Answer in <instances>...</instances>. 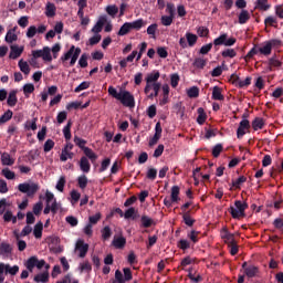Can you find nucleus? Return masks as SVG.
Instances as JSON below:
<instances>
[{
	"mask_svg": "<svg viewBox=\"0 0 283 283\" xmlns=\"http://www.w3.org/2000/svg\"><path fill=\"white\" fill-rule=\"evenodd\" d=\"M127 239H125V237H118L113 240V247H115V249H125Z\"/></svg>",
	"mask_w": 283,
	"mask_h": 283,
	"instance_id": "21",
	"label": "nucleus"
},
{
	"mask_svg": "<svg viewBox=\"0 0 283 283\" xmlns=\"http://www.w3.org/2000/svg\"><path fill=\"white\" fill-rule=\"evenodd\" d=\"M6 273H10V275H17L19 273V265H6Z\"/></svg>",
	"mask_w": 283,
	"mask_h": 283,
	"instance_id": "61",
	"label": "nucleus"
},
{
	"mask_svg": "<svg viewBox=\"0 0 283 283\" xmlns=\"http://www.w3.org/2000/svg\"><path fill=\"white\" fill-rule=\"evenodd\" d=\"M33 235H34V238H36L38 240L43 237V223H42V222H38V223L34 226Z\"/></svg>",
	"mask_w": 283,
	"mask_h": 283,
	"instance_id": "29",
	"label": "nucleus"
},
{
	"mask_svg": "<svg viewBox=\"0 0 283 283\" xmlns=\"http://www.w3.org/2000/svg\"><path fill=\"white\" fill-rule=\"evenodd\" d=\"M80 169L84 174H90V170L92 169V165L90 164V159H87V157H85V156L81 157Z\"/></svg>",
	"mask_w": 283,
	"mask_h": 283,
	"instance_id": "13",
	"label": "nucleus"
},
{
	"mask_svg": "<svg viewBox=\"0 0 283 283\" xmlns=\"http://www.w3.org/2000/svg\"><path fill=\"white\" fill-rule=\"evenodd\" d=\"M77 184H78L80 189H85L87 187V176L81 175L77 178Z\"/></svg>",
	"mask_w": 283,
	"mask_h": 283,
	"instance_id": "54",
	"label": "nucleus"
},
{
	"mask_svg": "<svg viewBox=\"0 0 283 283\" xmlns=\"http://www.w3.org/2000/svg\"><path fill=\"white\" fill-rule=\"evenodd\" d=\"M186 41H187L189 48H193V45H196V43H198V35H196L191 32H187Z\"/></svg>",
	"mask_w": 283,
	"mask_h": 283,
	"instance_id": "25",
	"label": "nucleus"
},
{
	"mask_svg": "<svg viewBox=\"0 0 283 283\" xmlns=\"http://www.w3.org/2000/svg\"><path fill=\"white\" fill-rule=\"evenodd\" d=\"M174 19H176V18L172 15H163L160 19L161 25L169 28V25H171V23H174Z\"/></svg>",
	"mask_w": 283,
	"mask_h": 283,
	"instance_id": "44",
	"label": "nucleus"
},
{
	"mask_svg": "<svg viewBox=\"0 0 283 283\" xmlns=\"http://www.w3.org/2000/svg\"><path fill=\"white\" fill-rule=\"evenodd\" d=\"M200 231H196V230H191L188 234L187 238H189V240H191V242L193 244H198V242H200Z\"/></svg>",
	"mask_w": 283,
	"mask_h": 283,
	"instance_id": "30",
	"label": "nucleus"
},
{
	"mask_svg": "<svg viewBox=\"0 0 283 283\" xmlns=\"http://www.w3.org/2000/svg\"><path fill=\"white\" fill-rule=\"evenodd\" d=\"M251 19V14L247 10H242L239 14L240 25H244Z\"/></svg>",
	"mask_w": 283,
	"mask_h": 283,
	"instance_id": "31",
	"label": "nucleus"
},
{
	"mask_svg": "<svg viewBox=\"0 0 283 283\" xmlns=\"http://www.w3.org/2000/svg\"><path fill=\"white\" fill-rule=\"evenodd\" d=\"M140 222H142L143 229H149V227L156 226V221H154V219L147 216H142Z\"/></svg>",
	"mask_w": 283,
	"mask_h": 283,
	"instance_id": "18",
	"label": "nucleus"
},
{
	"mask_svg": "<svg viewBox=\"0 0 283 283\" xmlns=\"http://www.w3.org/2000/svg\"><path fill=\"white\" fill-rule=\"evenodd\" d=\"M19 67H20V71L28 75L30 74V65L28 64V62L23 61V60H20L19 63H18Z\"/></svg>",
	"mask_w": 283,
	"mask_h": 283,
	"instance_id": "39",
	"label": "nucleus"
},
{
	"mask_svg": "<svg viewBox=\"0 0 283 283\" xmlns=\"http://www.w3.org/2000/svg\"><path fill=\"white\" fill-rule=\"evenodd\" d=\"M242 269L247 277H256V275L260 273V268L255 266L254 264H249L248 262L242 263Z\"/></svg>",
	"mask_w": 283,
	"mask_h": 283,
	"instance_id": "8",
	"label": "nucleus"
},
{
	"mask_svg": "<svg viewBox=\"0 0 283 283\" xmlns=\"http://www.w3.org/2000/svg\"><path fill=\"white\" fill-rule=\"evenodd\" d=\"M192 65L197 70H205V67L207 66V60H205L202 57H197V59H195Z\"/></svg>",
	"mask_w": 283,
	"mask_h": 283,
	"instance_id": "32",
	"label": "nucleus"
},
{
	"mask_svg": "<svg viewBox=\"0 0 283 283\" xmlns=\"http://www.w3.org/2000/svg\"><path fill=\"white\" fill-rule=\"evenodd\" d=\"M2 176H4L7 180H14V178H17L14 171L10 170L9 168L2 169Z\"/></svg>",
	"mask_w": 283,
	"mask_h": 283,
	"instance_id": "47",
	"label": "nucleus"
},
{
	"mask_svg": "<svg viewBox=\"0 0 283 283\" xmlns=\"http://www.w3.org/2000/svg\"><path fill=\"white\" fill-rule=\"evenodd\" d=\"M63 135L65 140H72V119L63 128Z\"/></svg>",
	"mask_w": 283,
	"mask_h": 283,
	"instance_id": "23",
	"label": "nucleus"
},
{
	"mask_svg": "<svg viewBox=\"0 0 283 283\" xmlns=\"http://www.w3.org/2000/svg\"><path fill=\"white\" fill-rule=\"evenodd\" d=\"M108 94L116 101H119L124 107H136V99L129 91L120 90L119 93L114 86L108 87Z\"/></svg>",
	"mask_w": 283,
	"mask_h": 283,
	"instance_id": "1",
	"label": "nucleus"
},
{
	"mask_svg": "<svg viewBox=\"0 0 283 283\" xmlns=\"http://www.w3.org/2000/svg\"><path fill=\"white\" fill-rule=\"evenodd\" d=\"M178 249H181V251H187V249H191V243L187 239H181L177 243Z\"/></svg>",
	"mask_w": 283,
	"mask_h": 283,
	"instance_id": "42",
	"label": "nucleus"
},
{
	"mask_svg": "<svg viewBox=\"0 0 283 283\" xmlns=\"http://www.w3.org/2000/svg\"><path fill=\"white\" fill-rule=\"evenodd\" d=\"M34 282H42V283H48L50 280V274L48 272L40 273L34 276Z\"/></svg>",
	"mask_w": 283,
	"mask_h": 283,
	"instance_id": "37",
	"label": "nucleus"
},
{
	"mask_svg": "<svg viewBox=\"0 0 283 283\" xmlns=\"http://www.w3.org/2000/svg\"><path fill=\"white\" fill-rule=\"evenodd\" d=\"M87 59H88L87 53H83L81 55V57L78 60L80 67H83V69L87 67Z\"/></svg>",
	"mask_w": 283,
	"mask_h": 283,
	"instance_id": "63",
	"label": "nucleus"
},
{
	"mask_svg": "<svg viewBox=\"0 0 283 283\" xmlns=\"http://www.w3.org/2000/svg\"><path fill=\"white\" fill-rule=\"evenodd\" d=\"M255 54H260V46L254 45L245 55V59H253Z\"/></svg>",
	"mask_w": 283,
	"mask_h": 283,
	"instance_id": "59",
	"label": "nucleus"
},
{
	"mask_svg": "<svg viewBox=\"0 0 283 283\" xmlns=\"http://www.w3.org/2000/svg\"><path fill=\"white\" fill-rule=\"evenodd\" d=\"M158 78H160V72L159 71H153L151 73H149L145 81H146V86L144 88L145 94H149V92H151V85L154 83H159Z\"/></svg>",
	"mask_w": 283,
	"mask_h": 283,
	"instance_id": "6",
	"label": "nucleus"
},
{
	"mask_svg": "<svg viewBox=\"0 0 283 283\" xmlns=\"http://www.w3.org/2000/svg\"><path fill=\"white\" fill-rule=\"evenodd\" d=\"M109 238H112V228H109V226H106L102 230V239L109 240Z\"/></svg>",
	"mask_w": 283,
	"mask_h": 283,
	"instance_id": "55",
	"label": "nucleus"
},
{
	"mask_svg": "<svg viewBox=\"0 0 283 283\" xmlns=\"http://www.w3.org/2000/svg\"><path fill=\"white\" fill-rule=\"evenodd\" d=\"M107 23V18L101 17L96 24L92 28L91 32L94 34H98L99 32H103V27Z\"/></svg>",
	"mask_w": 283,
	"mask_h": 283,
	"instance_id": "12",
	"label": "nucleus"
},
{
	"mask_svg": "<svg viewBox=\"0 0 283 283\" xmlns=\"http://www.w3.org/2000/svg\"><path fill=\"white\" fill-rule=\"evenodd\" d=\"M271 52H272V49L269 41H266L263 46H259V53L263 54V56H269Z\"/></svg>",
	"mask_w": 283,
	"mask_h": 283,
	"instance_id": "33",
	"label": "nucleus"
},
{
	"mask_svg": "<svg viewBox=\"0 0 283 283\" xmlns=\"http://www.w3.org/2000/svg\"><path fill=\"white\" fill-rule=\"evenodd\" d=\"M17 103H19V99L17 98V91H11L7 99V104L9 107H14Z\"/></svg>",
	"mask_w": 283,
	"mask_h": 283,
	"instance_id": "27",
	"label": "nucleus"
},
{
	"mask_svg": "<svg viewBox=\"0 0 283 283\" xmlns=\"http://www.w3.org/2000/svg\"><path fill=\"white\" fill-rule=\"evenodd\" d=\"M264 25H270L271 28H275V25H277V19H275L273 15H269L264 20Z\"/></svg>",
	"mask_w": 283,
	"mask_h": 283,
	"instance_id": "57",
	"label": "nucleus"
},
{
	"mask_svg": "<svg viewBox=\"0 0 283 283\" xmlns=\"http://www.w3.org/2000/svg\"><path fill=\"white\" fill-rule=\"evenodd\" d=\"M90 82H82L77 87H75V94H78V92H83V90H90Z\"/></svg>",
	"mask_w": 283,
	"mask_h": 283,
	"instance_id": "62",
	"label": "nucleus"
},
{
	"mask_svg": "<svg viewBox=\"0 0 283 283\" xmlns=\"http://www.w3.org/2000/svg\"><path fill=\"white\" fill-rule=\"evenodd\" d=\"M252 128L254 129V132H258L259 129H264V118L262 117H255L252 120Z\"/></svg>",
	"mask_w": 283,
	"mask_h": 283,
	"instance_id": "20",
	"label": "nucleus"
},
{
	"mask_svg": "<svg viewBox=\"0 0 283 283\" xmlns=\"http://www.w3.org/2000/svg\"><path fill=\"white\" fill-rule=\"evenodd\" d=\"M52 50L50 49V46H44L43 50H42V59L43 61H46V62H52Z\"/></svg>",
	"mask_w": 283,
	"mask_h": 283,
	"instance_id": "34",
	"label": "nucleus"
},
{
	"mask_svg": "<svg viewBox=\"0 0 283 283\" xmlns=\"http://www.w3.org/2000/svg\"><path fill=\"white\" fill-rule=\"evenodd\" d=\"M45 17H49V19L56 17V6L54 3H52V2L46 3Z\"/></svg>",
	"mask_w": 283,
	"mask_h": 283,
	"instance_id": "16",
	"label": "nucleus"
},
{
	"mask_svg": "<svg viewBox=\"0 0 283 283\" xmlns=\"http://www.w3.org/2000/svg\"><path fill=\"white\" fill-rule=\"evenodd\" d=\"M237 41L238 40L235 38H229V34L222 33L220 36L213 40V45H224L226 48H231L235 45Z\"/></svg>",
	"mask_w": 283,
	"mask_h": 283,
	"instance_id": "5",
	"label": "nucleus"
},
{
	"mask_svg": "<svg viewBox=\"0 0 283 283\" xmlns=\"http://www.w3.org/2000/svg\"><path fill=\"white\" fill-rule=\"evenodd\" d=\"M221 56L223 59H235L238 56V52L234 49H224L221 52Z\"/></svg>",
	"mask_w": 283,
	"mask_h": 283,
	"instance_id": "28",
	"label": "nucleus"
},
{
	"mask_svg": "<svg viewBox=\"0 0 283 283\" xmlns=\"http://www.w3.org/2000/svg\"><path fill=\"white\" fill-rule=\"evenodd\" d=\"M65 176L60 177V179L56 182L55 188L57 189V191H60L61 193H63L64 189H65Z\"/></svg>",
	"mask_w": 283,
	"mask_h": 283,
	"instance_id": "49",
	"label": "nucleus"
},
{
	"mask_svg": "<svg viewBox=\"0 0 283 283\" xmlns=\"http://www.w3.org/2000/svg\"><path fill=\"white\" fill-rule=\"evenodd\" d=\"M234 207L235 208H233V206L230 207V213L234 220H238L239 218H244V216H247L244 211L249 209V203L237 200L234 201Z\"/></svg>",
	"mask_w": 283,
	"mask_h": 283,
	"instance_id": "2",
	"label": "nucleus"
},
{
	"mask_svg": "<svg viewBox=\"0 0 283 283\" xmlns=\"http://www.w3.org/2000/svg\"><path fill=\"white\" fill-rule=\"evenodd\" d=\"M245 129H251V123L249 122V119H242L239 123V127L237 129V138H243L247 134Z\"/></svg>",
	"mask_w": 283,
	"mask_h": 283,
	"instance_id": "10",
	"label": "nucleus"
},
{
	"mask_svg": "<svg viewBox=\"0 0 283 283\" xmlns=\"http://www.w3.org/2000/svg\"><path fill=\"white\" fill-rule=\"evenodd\" d=\"M1 163L3 166L12 167V165H14V158H12L8 153H2Z\"/></svg>",
	"mask_w": 283,
	"mask_h": 283,
	"instance_id": "17",
	"label": "nucleus"
},
{
	"mask_svg": "<svg viewBox=\"0 0 283 283\" xmlns=\"http://www.w3.org/2000/svg\"><path fill=\"white\" fill-rule=\"evenodd\" d=\"M130 25V30H140L143 25H145V21L143 19L135 20L133 22H128Z\"/></svg>",
	"mask_w": 283,
	"mask_h": 283,
	"instance_id": "43",
	"label": "nucleus"
},
{
	"mask_svg": "<svg viewBox=\"0 0 283 283\" xmlns=\"http://www.w3.org/2000/svg\"><path fill=\"white\" fill-rule=\"evenodd\" d=\"M25 266L30 273L34 271V268L36 266V256H31L27 260Z\"/></svg>",
	"mask_w": 283,
	"mask_h": 283,
	"instance_id": "36",
	"label": "nucleus"
},
{
	"mask_svg": "<svg viewBox=\"0 0 283 283\" xmlns=\"http://www.w3.org/2000/svg\"><path fill=\"white\" fill-rule=\"evenodd\" d=\"M180 187L178 186H172L171 187V193H170V199L165 198L164 199V205L169 209L174 202H178L180 200Z\"/></svg>",
	"mask_w": 283,
	"mask_h": 283,
	"instance_id": "7",
	"label": "nucleus"
},
{
	"mask_svg": "<svg viewBox=\"0 0 283 283\" xmlns=\"http://www.w3.org/2000/svg\"><path fill=\"white\" fill-rule=\"evenodd\" d=\"M23 92L25 96H28V94H32L34 92V84L32 83L24 84Z\"/></svg>",
	"mask_w": 283,
	"mask_h": 283,
	"instance_id": "64",
	"label": "nucleus"
},
{
	"mask_svg": "<svg viewBox=\"0 0 283 283\" xmlns=\"http://www.w3.org/2000/svg\"><path fill=\"white\" fill-rule=\"evenodd\" d=\"M78 56H81V48L72 45L70 50L61 56V61L65 63V61H70L71 59L70 66L74 67V65H76V61H78Z\"/></svg>",
	"mask_w": 283,
	"mask_h": 283,
	"instance_id": "3",
	"label": "nucleus"
},
{
	"mask_svg": "<svg viewBox=\"0 0 283 283\" xmlns=\"http://www.w3.org/2000/svg\"><path fill=\"white\" fill-rule=\"evenodd\" d=\"M157 176L158 170L156 168H149L147 170L146 178H148V180H156Z\"/></svg>",
	"mask_w": 283,
	"mask_h": 283,
	"instance_id": "52",
	"label": "nucleus"
},
{
	"mask_svg": "<svg viewBox=\"0 0 283 283\" xmlns=\"http://www.w3.org/2000/svg\"><path fill=\"white\" fill-rule=\"evenodd\" d=\"M13 116L12 111L8 109L7 112H4L3 115H1L0 117V125H4V123H8V120H11Z\"/></svg>",
	"mask_w": 283,
	"mask_h": 283,
	"instance_id": "40",
	"label": "nucleus"
},
{
	"mask_svg": "<svg viewBox=\"0 0 283 283\" xmlns=\"http://www.w3.org/2000/svg\"><path fill=\"white\" fill-rule=\"evenodd\" d=\"M17 39H19V36L17 35V33H12V30H9L7 32V35L4 38V41L7 43H14V41H17Z\"/></svg>",
	"mask_w": 283,
	"mask_h": 283,
	"instance_id": "46",
	"label": "nucleus"
},
{
	"mask_svg": "<svg viewBox=\"0 0 283 283\" xmlns=\"http://www.w3.org/2000/svg\"><path fill=\"white\" fill-rule=\"evenodd\" d=\"M197 114H198L197 123L199 125H205V123L207 122V113L205 112V108L199 107L197 109Z\"/></svg>",
	"mask_w": 283,
	"mask_h": 283,
	"instance_id": "22",
	"label": "nucleus"
},
{
	"mask_svg": "<svg viewBox=\"0 0 283 283\" xmlns=\"http://www.w3.org/2000/svg\"><path fill=\"white\" fill-rule=\"evenodd\" d=\"M41 189L39 187V184H29V182H23L18 186V191L21 193H25L28 198H34V195Z\"/></svg>",
	"mask_w": 283,
	"mask_h": 283,
	"instance_id": "4",
	"label": "nucleus"
},
{
	"mask_svg": "<svg viewBox=\"0 0 283 283\" xmlns=\"http://www.w3.org/2000/svg\"><path fill=\"white\" fill-rule=\"evenodd\" d=\"M23 46H19V45H11V52L9 54V59H13L17 60L19 59V56H21V54H23Z\"/></svg>",
	"mask_w": 283,
	"mask_h": 283,
	"instance_id": "14",
	"label": "nucleus"
},
{
	"mask_svg": "<svg viewBox=\"0 0 283 283\" xmlns=\"http://www.w3.org/2000/svg\"><path fill=\"white\" fill-rule=\"evenodd\" d=\"M221 239L224 240L226 244H231L235 241V235L231 232H229V229L227 227H223L220 231Z\"/></svg>",
	"mask_w": 283,
	"mask_h": 283,
	"instance_id": "11",
	"label": "nucleus"
},
{
	"mask_svg": "<svg viewBox=\"0 0 283 283\" xmlns=\"http://www.w3.org/2000/svg\"><path fill=\"white\" fill-rule=\"evenodd\" d=\"M244 182H247V177L240 176L235 181H232V187L240 189L241 185H244Z\"/></svg>",
	"mask_w": 283,
	"mask_h": 283,
	"instance_id": "56",
	"label": "nucleus"
},
{
	"mask_svg": "<svg viewBox=\"0 0 283 283\" xmlns=\"http://www.w3.org/2000/svg\"><path fill=\"white\" fill-rule=\"evenodd\" d=\"M166 12L169 14V17L176 18V4L168 2L166 4Z\"/></svg>",
	"mask_w": 283,
	"mask_h": 283,
	"instance_id": "53",
	"label": "nucleus"
},
{
	"mask_svg": "<svg viewBox=\"0 0 283 283\" xmlns=\"http://www.w3.org/2000/svg\"><path fill=\"white\" fill-rule=\"evenodd\" d=\"M129 32H132L129 22H125V23L120 27L119 31L117 32V35H118V36H125L126 34H129Z\"/></svg>",
	"mask_w": 283,
	"mask_h": 283,
	"instance_id": "35",
	"label": "nucleus"
},
{
	"mask_svg": "<svg viewBox=\"0 0 283 283\" xmlns=\"http://www.w3.org/2000/svg\"><path fill=\"white\" fill-rule=\"evenodd\" d=\"M224 149V147L222 146V144H217L213 148H212V156L213 158H219L220 154H222V150Z\"/></svg>",
	"mask_w": 283,
	"mask_h": 283,
	"instance_id": "48",
	"label": "nucleus"
},
{
	"mask_svg": "<svg viewBox=\"0 0 283 283\" xmlns=\"http://www.w3.org/2000/svg\"><path fill=\"white\" fill-rule=\"evenodd\" d=\"M228 247L230 248L231 255H238V252L240 251L238 247V241H232V243H228Z\"/></svg>",
	"mask_w": 283,
	"mask_h": 283,
	"instance_id": "51",
	"label": "nucleus"
},
{
	"mask_svg": "<svg viewBox=\"0 0 283 283\" xmlns=\"http://www.w3.org/2000/svg\"><path fill=\"white\" fill-rule=\"evenodd\" d=\"M184 223L187 227H193L196 224V219L191 218V210H188L187 212L181 213Z\"/></svg>",
	"mask_w": 283,
	"mask_h": 283,
	"instance_id": "15",
	"label": "nucleus"
},
{
	"mask_svg": "<svg viewBox=\"0 0 283 283\" xmlns=\"http://www.w3.org/2000/svg\"><path fill=\"white\" fill-rule=\"evenodd\" d=\"M83 153L85 154V157L88 158L92 163H96L98 159V155L92 150V148L87 147L84 148Z\"/></svg>",
	"mask_w": 283,
	"mask_h": 283,
	"instance_id": "26",
	"label": "nucleus"
},
{
	"mask_svg": "<svg viewBox=\"0 0 283 283\" xmlns=\"http://www.w3.org/2000/svg\"><path fill=\"white\" fill-rule=\"evenodd\" d=\"M8 253H12V247L10 245V243H1L0 255H6Z\"/></svg>",
	"mask_w": 283,
	"mask_h": 283,
	"instance_id": "45",
	"label": "nucleus"
},
{
	"mask_svg": "<svg viewBox=\"0 0 283 283\" xmlns=\"http://www.w3.org/2000/svg\"><path fill=\"white\" fill-rule=\"evenodd\" d=\"M157 54L160 59H167L169 56V52H167V48L165 46H158Z\"/></svg>",
	"mask_w": 283,
	"mask_h": 283,
	"instance_id": "58",
	"label": "nucleus"
},
{
	"mask_svg": "<svg viewBox=\"0 0 283 283\" xmlns=\"http://www.w3.org/2000/svg\"><path fill=\"white\" fill-rule=\"evenodd\" d=\"M212 99L213 101H224V95H222V88L214 86L212 88Z\"/></svg>",
	"mask_w": 283,
	"mask_h": 283,
	"instance_id": "24",
	"label": "nucleus"
},
{
	"mask_svg": "<svg viewBox=\"0 0 283 283\" xmlns=\"http://www.w3.org/2000/svg\"><path fill=\"white\" fill-rule=\"evenodd\" d=\"M135 213H136V208L134 207L128 208L124 213L125 220H129L130 218H133V220H136V217H134Z\"/></svg>",
	"mask_w": 283,
	"mask_h": 283,
	"instance_id": "50",
	"label": "nucleus"
},
{
	"mask_svg": "<svg viewBox=\"0 0 283 283\" xmlns=\"http://www.w3.org/2000/svg\"><path fill=\"white\" fill-rule=\"evenodd\" d=\"M74 143L77 147H80V149H82V151H85V149H87V147L85 146L87 145V140L80 138L78 136H75Z\"/></svg>",
	"mask_w": 283,
	"mask_h": 283,
	"instance_id": "38",
	"label": "nucleus"
},
{
	"mask_svg": "<svg viewBox=\"0 0 283 283\" xmlns=\"http://www.w3.org/2000/svg\"><path fill=\"white\" fill-rule=\"evenodd\" d=\"M254 9L266 12V10L271 9V4H269V0H256Z\"/></svg>",
	"mask_w": 283,
	"mask_h": 283,
	"instance_id": "19",
	"label": "nucleus"
},
{
	"mask_svg": "<svg viewBox=\"0 0 283 283\" xmlns=\"http://www.w3.org/2000/svg\"><path fill=\"white\" fill-rule=\"evenodd\" d=\"M44 153L48 154L49 151H52V149H54V140L52 139H48L45 143H44Z\"/></svg>",
	"mask_w": 283,
	"mask_h": 283,
	"instance_id": "60",
	"label": "nucleus"
},
{
	"mask_svg": "<svg viewBox=\"0 0 283 283\" xmlns=\"http://www.w3.org/2000/svg\"><path fill=\"white\" fill-rule=\"evenodd\" d=\"M189 98H198L200 96V88L198 86H192L187 92Z\"/></svg>",
	"mask_w": 283,
	"mask_h": 283,
	"instance_id": "41",
	"label": "nucleus"
},
{
	"mask_svg": "<svg viewBox=\"0 0 283 283\" xmlns=\"http://www.w3.org/2000/svg\"><path fill=\"white\" fill-rule=\"evenodd\" d=\"M90 251V244L85 243L83 240H77L75 244V252L78 253V258H85Z\"/></svg>",
	"mask_w": 283,
	"mask_h": 283,
	"instance_id": "9",
	"label": "nucleus"
}]
</instances>
